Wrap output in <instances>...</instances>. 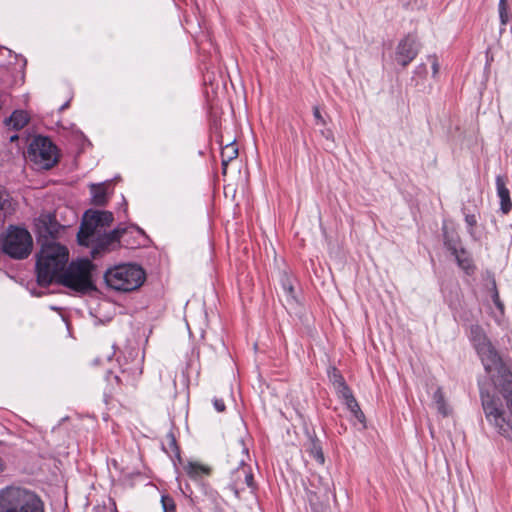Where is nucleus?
<instances>
[{
	"mask_svg": "<svg viewBox=\"0 0 512 512\" xmlns=\"http://www.w3.org/2000/svg\"><path fill=\"white\" fill-rule=\"evenodd\" d=\"M482 364L506 401L505 409L501 399L481 390L482 408L488 423L498 434L512 439V372L502 361L490 342L476 348Z\"/></svg>",
	"mask_w": 512,
	"mask_h": 512,
	"instance_id": "1",
	"label": "nucleus"
},
{
	"mask_svg": "<svg viewBox=\"0 0 512 512\" xmlns=\"http://www.w3.org/2000/svg\"><path fill=\"white\" fill-rule=\"evenodd\" d=\"M113 214L109 211L88 210L84 213L79 232L78 243L82 246L92 247L93 258L119 247L120 238L133 226L119 225L110 232L106 228L113 222Z\"/></svg>",
	"mask_w": 512,
	"mask_h": 512,
	"instance_id": "2",
	"label": "nucleus"
},
{
	"mask_svg": "<svg viewBox=\"0 0 512 512\" xmlns=\"http://www.w3.org/2000/svg\"><path fill=\"white\" fill-rule=\"evenodd\" d=\"M69 251L58 242H43L36 260L37 283L47 287L58 281L68 264Z\"/></svg>",
	"mask_w": 512,
	"mask_h": 512,
	"instance_id": "3",
	"label": "nucleus"
},
{
	"mask_svg": "<svg viewBox=\"0 0 512 512\" xmlns=\"http://www.w3.org/2000/svg\"><path fill=\"white\" fill-rule=\"evenodd\" d=\"M0 512H45V507L34 491L11 485L0 489Z\"/></svg>",
	"mask_w": 512,
	"mask_h": 512,
	"instance_id": "4",
	"label": "nucleus"
},
{
	"mask_svg": "<svg viewBox=\"0 0 512 512\" xmlns=\"http://www.w3.org/2000/svg\"><path fill=\"white\" fill-rule=\"evenodd\" d=\"M94 265L89 259H78L67 264L57 283L75 292L85 294L95 290L92 279Z\"/></svg>",
	"mask_w": 512,
	"mask_h": 512,
	"instance_id": "5",
	"label": "nucleus"
},
{
	"mask_svg": "<svg viewBox=\"0 0 512 512\" xmlns=\"http://www.w3.org/2000/svg\"><path fill=\"white\" fill-rule=\"evenodd\" d=\"M146 279L145 271L136 264H120L109 268L104 274L107 286L120 292L137 290Z\"/></svg>",
	"mask_w": 512,
	"mask_h": 512,
	"instance_id": "6",
	"label": "nucleus"
},
{
	"mask_svg": "<svg viewBox=\"0 0 512 512\" xmlns=\"http://www.w3.org/2000/svg\"><path fill=\"white\" fill-rule=\"evenodd\" d=\"M0 247L5 254L13 259H25L32 251V236L24 228L9 226L0 235Z\"/></svg>",
	"mask_w": 512,
	"mask_h": 512,
	"instance_id": "7",
	"label": "nucleus"
},
{
	"mask_svg": "<svg viewBox=\"0 0 512 512\" xmlns=\"http://www.w3.org/2000/svg\"><path fill=\"white\" fill-rule=\"evenodd\" d=\"M28 156L39 167L49 169L57 162L56 146L49 138L37 136L29 145Z\"/></svg>",
	"mask_w": 512,
	"mask_h": 512,
	"instance_id": "8",
	"label": "nucleus"
},
{
	"mask_svg": "<svg viewBox=\"0 0 512 512\" xmlns=\"http://www.w3.org/2000/svg\"><path fill=\"white\" fill-rule=\"evenodd\" d=\"M38 233L43 242H55L65 231V226L59 224L56 217L52 214H43L39 217L37 223Z\"/></svg>",
	"mask_w": 512,
	"mask_h": 512,
	"instance_id": "9",
	"label": "nucleus"
},
{
	"mask_svg": "<svg viewBox=\"0 0 512 512\" xmlns=\"http://www.w3.org/2000/svg\"><path fill=\"white\" fill-rule=\"evenodd\" d=\"M419 52L417 38L413 35H407L399 41L395 51V61L405 67L412 62Z\"/></svg>",
	"mask_w": 512,
	"mask_h": 512,
	"instance_id": "10",
	"label": "nucleus"
},
{
	"mask_svg": "<svg viewBox=\"0 0 512 512\" xmlns=\"http://www.w3.org/2000/svg\"><path fill=\"white\" fill-rule=\"evenodd\" d=\"M331 495L332 492L328 484L319 487L315 491L309 490L308 501L313 512H327Z\"/></svg>",
	"mask_w": 512,
	"mask_h": 512,
	"instance_id": "11",
	"label": "nucleus"
},
{
	"mask_svg": "<svg viewBox=\"0 0 512 512\" xmlns=\"http://www.w3.org/2000/svg\"><path fill=\"white\" fill-rule=\"evenodd\" d=\"M174 464L177 465H183V468L185 469L186 473L191 478H198L203 475H209L211 472V468L207 465H204L197 461H187V463H184L181 456H180V450H176V455L174 459Z\"/></svg>",
	"mask_w": 512,
	"mask_h": 512,
	"instance_id": "12",
	"label": "nucleus"
},
{
	"mask_svg": "<svg viewBox=\"0 0 512 512\" xmlns=\"http://www.w3.org/2000/svg\"><path fill=\"white\" fill-rule=\"evenodd\" d=\"M445 245L455 256L458 266L467 274H471L474 271V265L468 253L464 249H458L456 243L453 241H445Z\"/></svg>",
	"mask_w": 512,
	"mask_h": 512,
	"instance_id": "13",
	"label": "nucleus"
},
{
	"mask_svg": "<svg viewBox=\"0 0 512 512\" xmlns=\"http://www.w3.org/2000/svg\"><path fill=\"white\" fill-rule=\"evenodd\" d=\"M496 188L497 195L500 199V209L504 214H507L512 209V202L509 189L506 187L505 180L502 176L496 177Z\"/></svg>",
	"mask_w": 512,
	"mask_h": 512,
	"instance_id": "14",
	"label": "nucleus"
},
{
	"mask_svg": "<svg viewBox=\"0 0 512 512\" xmlns=\"http://www.w3.org/2000/svg\"><path fill=\"white\" fill-rule=\"evenodd\" d=\"M30 120V116L24 110H15L9 118L5 120V125L15 131L24 128Z\"/></svg>",
	"mask_w": 512,
	"mask_h": 512,
	"instance_id": "15",
	"label": "nucleus"
},
{
	"mask_svg": "<svg viewBox=\"0 0 512 512\" xmlns=\"http://www.w3.org/2000/svg\"><path fill=\"white\" fill-rule=\"evenodd\" d=\"M121 373L122 377L116 376V380L119 383L134 385L135 382L140 377V375L142 374V369L140 367L139 362H136L127 368H123Z\"/></svg>",
	"mask_w": 512,
	"mask_h": 512,
	"instance_id": "16",
	"label": "nucleus"
},
{
	"mask_svg": "<svg viewBox=\"0 0 512 512\" xmlns=\"http://www.w3.org/2000/svg\"><path fill=\"white\" fill-rule=\"evenodd\" d=\"M339 397H341L347 408L351 411V413L360 421V422H363L364 421V414L363 412L361 411L360 409V406L359 404L357 403L356 399L354 398L351 390H348L347 393H343L342 395H340Z\"/></svg>",
	"mask_w": 512,
	"mask_h": 512,
	"instance_id": "17",
	"label": "nucleus"
},
{
	"mask_svg": "<svg viewBox=\"0 0 512 512\" xmlns=\"http://www.w3.org/2000/svg\"><path fill=\"white\" fill-rule=\"evenodd\" d=\"M238 156V148L234 142L228 143L225 147L222 148L221 158H222V167L223 173L226 172V168L229 162L235 159Z\"/></svg>",
	"mask_w": 512,
	"mask_h": 512,
	"instance_id": "18",
	"label": "nucleus"
},
{
	"mask_svg": "<svg viewBox=\"0 0 512 512\" xmlns=\"http://www.w3.org/2000/svg\"><path fill=\"white\" fill-rule=\"evenodd\" d=\"M92 202L95 205H105L107 202V193L104 185H91Z\"/></svg>",
	"mask_w": 512,
	"mask_h": 512,
	"instance_id": "19",
	"label": "nucleus"
},
{
	"mask_svg": "<svg viewBox=\"0 0 512 512\" xmlns=\"http://www.w3.org/2000/svg\"><path fill=\"white\" fill-rule=\"evenodd\" d=\"M329 377L339 396L343 393H347V391L350 390V388L346 385L344 378L336 369H333Z\"/></svg>",
	"mask_w": 512,
	"mask_h": 512,
	"instance_id": "20",
	"label": "nucleus"
},
{
	"mask_svg": "<svg viewBox=\"0 0 512 512\" xmlns=\"http://www.w3.org/2000/svg\"><path fill=\"white\" fill-rule=\"evenodd\" d=\"M433 400L436 404V408L439 413L443 416H447L449 414L448 406L444 400V394L441 388H438L433 395Z\"/></svg>",
	"mask_w": 512,
	"mask_h": 512,
	"instance_id": "21",
	"label": "nucleus"
},
{
	"mask_svg": "<svg viewBox=\"0 0 512 512\" xmlns=\"http://www.w3.org/2000/svg\"><path fill=\"white\" fill-rule=\"evenodd\" d=\"M471 338L475 348L480 347L482 343L485 344L489 342L482 329L477 325L471 327Z\"/></svg>",
	"mask_w": 512,
	"mask_h": 512,
	"instance_id": "22",
	"label": "nucleus"
},
{
	"mask_svg": "<svg viewBox=\"0 0 512 512\" xmlns=\"http://www.w3.org/2000/svg\"><path fill=\"white\" fill-rule=\"evenodd\" d=\"M499 18L502 25H506L509 21L510 14L508 12V4L506 0H500L499 5Z\"/></svg>",
	"mask_w": 512,
	"mask_h": 512,
	"instance_id": "23",
	"label": "nucleus"
},
{
	"mask_svg": "<svg viewBox=\"0 0 512 512\" xmlns=\"http://www.w3.org/2000/svg\"><path fill=\"white\" fill-rule=\"evenodd\" d=\"M161 503H162L163 512H176L175 503L171 497H169L167 495H163L161 497Z\"/></svg>",
	"mask_w": 512,
	"mask_h": 512,
	"instance_id": "24",
	"label": "nucleus"
},
{
	"mask_svg": "<svg viewBox=\"0 0 512 512\" xmlns=\"http://www.w3.org/2000/svg\"><path fill=\"white\" fill-rule=\"evenodd\" d=\"M10 207L9 195L0 188V210H7Z\"/></svg>",
	"mask_w": 512,
	"mask_h": 512,
	"instance_id": "25",
	"label": "nucleus"
},
{
	"mask_svg": "<svg viewBox=\"0 0 512 512\" xmlns=\"http://www.w3.org/2000/svg\"><path fill=\"white\" fill-rule=\"evenodd\" d=\"M428 60L430 61L431 66H432V76L434 78H436L439 73V69H440L438 59L435 55H431L428 57Z\"/></svg>",
	"mask_w": 512,
	"mask_h": 512,
	"instance_id": "26",
	"label": "nucleus"
},
{
	"mask_svg": "<svg viewBox=\"0 0 512 512\" xmlns=\"http://www.w3.org/2000/svg\"><path fill=\"white\" fill-rule=\"evenodd\" d=\"M311 456L319 463L324 464L325 458L322 450H310Z\"/></svg>",
	"mask_w": 512,
	"mask_h": 512,
	"instance_id": "27",
	"label": "nucleus"
},
{
	"mask_svg": "<svg viewBox=\"0 0 512 512\" xmlns=\"http://www.w3.org/2000/svg\"><path fill=\"white\" fill-rule=\"evenodd\" d=\"M213 405H214V408L216 409V411H218V412L225 411L226 407H225V403L222 399L214 398Z\"/></svg>",
	"mask_w": 512,
	"mask_h": 512,
	"instance_id": "28",
	"label": "nucleus"
},
{
	"mask_svg": "<svg viewBox=\"0 0 512 512\" xmlns=\"http://www.w3.org/2000/svg\"><path fill=\"white\" fill-rule=\"evenodd\" d=\"M313 115H314L318 125H325V120L322 117L318 107L313 108Z\"/></svg>",
	"mask_w": 512,
	"mask_h": 512,
	"instance_id": "29",
	"label": "nucleus"
},
{
	"mask_svg": "<svg viewBox=\"0 0 512 512\" xmlns=\"http://www.w3.org/2000/svg\"><path fill=\"white\" fill-rule=\"evenodd\" d=\"M166 439H167L166 445L169 448H177L176 447V438L173 433H168L166 436Z\"/></svg>",
	"mask_w": 512,
	"mask_h": 512,
	"instance_id": "30",
	"label": "nucleus"
},
{
	"mask_svg": "<svg viewBox=\"0 0 512 512\" xmlns=\"http://www.w3.org/2000/svg\"><path fill=\"white\" fill-rule=\"evenodd\" d=\"M465 221L470 227H473L477 222L476 217L474 215H466Z\"/></svg>",
	"mask_w": 512,
	"mask_h": 512,
	"instance_id": "31",
	"label": "nucleus"
},
{
	"mask_svg": "<svg viewBox=\"0 0 512 512\" xmlns=\"http://www.w3.org/2000/svg\"><path fill=\"white\" fill-rule=\"evenodd\" d=\"M4 470V461L3 459L0 457V473L3 472Z\"/></svg>",
	"mask_w": 512,
	"mask_h": 512,
	"instance_id": "32",
	"label": "nucleus"
},
{
	"mask_svg": "<svg viewBox=\"0 0 512 512\" xmlns=\"http://www.w3.org/2000/svg\"><path fill=\"white\" fill-rule=\"evenodd\" d=\"M98 512H113V511L110 509H107V508H101L98 510Z\"/></svg>",
	"mask_w": 512,
	"mask_h": 512,
	"instance_id": "33",
	"label": "nucleus"
},
{
	"mask_svg": "<svg viewBox=\"0 0 512 512\" xmlns=\"http://www.w3.org/2000/svg\"><path fill=\"white\" fill-rule=\"evenodd\" d=\"M16 139H18V136H17V135L11 136V138H10V140H11V141H14V140H16Z\"/></svg>",
	"mask_w": 512,
	"mask_h": 512,
	"instance_id": "34",
	"label": "nucleus"
},
{
	"mask_svg": "<svg viewBox=\"0 0 512 512\" xmlns=\"http://www.w3.org/2000/svg\"><path fill=\"white\" fill-rule=\"evenodd\" d=\"M251 479H252V476H251V475H250V476H248V477L246 478V480H247V482H248V483H249V481H250Z\"/></svg>",
	"mask_w": 512,
	"mask_h": 512,
	"instance_id": "35",
	"label": "nucleus"
}]
</instances>
